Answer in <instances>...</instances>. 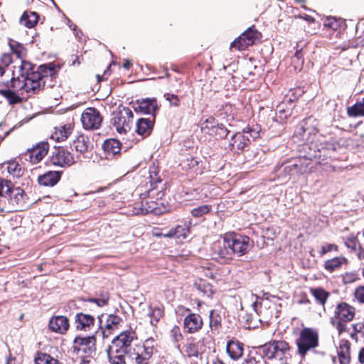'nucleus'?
Instances as JSON below:
<instances>
[{"instance_id": "59", "label": "nucleus", "mask_w": 364, "mask_h": 364, "mask_svg": "<svg viewBox=\"0 0 364 364\" xmlns=\"http://www.w3.org/2000/svg\"><path fill=\"white\" fill-rule=\"evenodd\" d=\"M302 57H303V55L301 53V50H298L296 51L295 54H294V58H296L298 60H300L302 59Z\"/></svg>"}, {"instance_id": "20", "label": "nucleus", "mask_w": 364, "mask_h": 364, "mask_svg": "<svg viewBox=\"0 0 364 364\" xmlns=\"http://www.w3.org/2000/svg\"><path fill=\"white\" fill-rule=\"evenodd\" d=\"M48 326L53 332L63 334L68 330L69 321L66 316H55L50 319Z\"/></svg>"}, {"instance_id": "53", "label": "nucleus", "mask_w": 364, "mask_h": 364, "mask_svg": "<svg viewBox=\"0 0 364 364\" xmlns=\"http://www.w3.org/2000/svg\"><path fill=\"white\" fill-rule=\"evenodd\" d=\"M333 250L338 251V246L334 244H326L321 247L319 254L321 256H323Z\"/></svg>"}, {"instance_id": "44", "label": "nucleus", "mask_w": 364, "mask_h": 364, "mask_svg": "<svg viewBox=\"0 0 364 364\" xmlns=\"http://www.w3.org/2000/svg\"><path fill=\"white\" fill-rule=\"evenodd\" d=\"M154 211L155 213H158L154 207L151 205L146 207L143 203H141V204H136L134 208L133 213L135 215H145Z\"/></svg>"}, {"instance_id": "38", "label": "nucleus", "mask_w": 364, "mask_h": 364, "mask_svg": "<svg viewBox=\"0 0 364 364\" xmlns=\"http://www.w3.org/2000/svg\"><path fill=\"white\" fill-rule=\"evenodd\" d=\"M7 171L14 177H20L22 175L21 166L15 161H9L6 163Z\"/></svg>"}, {"instance_id": "58", "label": "nucleus", "mask_w": 364, "mask_h": 364, "mask_svg": "<svg viewBox=\"0 0 364 364\" xmlns=\"http://www.w3.org/2000/svg\"><path fill=\"white\" fill-rule=\"evenodd\" d=\"M252 296H255L257 299V300L253 302L252 306L254 311L255 312L258 313V309L257 308H258V306L260 305L261 304L257 301V296L252 294Z\"/></svg>"}, {"instance_id": "17", "label": "nucleus", "mask_w": 364, "mask_h": 364, "mask_svg": "<svg viewBox=\"0 0 364 364\" xmlns=\"http://www.w3.org/2000/svg\"><path fill=\"white\" fill-rule=\"evenodd\" d=\"M137 107L134 109L144 114H152L154 116L159 109V105L156 98H146L136 101Z\"/></svg>"}, {"instance_id": "37", "label": "nucleus", "mask_w": 364, "mask_h": 364, "mask_svg": "<svg viewBox=\"0 0 364 364\" xmlns=\"http://www.w3.org/2000/svg\"><path fill=\"white\" fill-rule=\"evenodd\" d=\"M109 299V293L105 291L102 292L100 296L89 298L86 301L90 303H93L99 307H102L108 304Z\"/></svg>"}, {"instance_id": "51", "label": "nucleus", "mask_w": 364, "mask_h": 364, "mask_svg": "<svg viewBox=\"0 0 364 364\" xmlns=\"http://www.w3.org/2000/svg\"><path fill=\"white\" fill-rule=\"evenodd\" d=\"M171 337L173 338L174 342H178L182 339V333L181 329L178 326H174L170 331Z\"/></svg>"}, {"instance_id": "32", "label": "nucleus", "mask_w": 364, "mask_h": 364, "mask_svg": "<svg viewBox=\"0 0 364 364\" xmlns=\"http://www.w3.org/2000/svg\"><path fill=\"white\" fill-rule=\"evenodd\" d=\"M11 51L16 55L19 59H23L26 57V50L24 46L18 42L13 40H10L9 42Z\"/></svg>"}, {"instance_id": "1", "label": "nucleus", "mask_w": 364, "mask_h": 364, "mask_svg": "<svg viewBox=\"0 0 364 364\" xmlns=\"http://www.w3.org/2000/svg\"><path fill=\"white\" fill-rule=\"evenodd\" d=\"M250 240L247 236L226 233L222 242L215 244L213 247L215 252L225 261L231 259L233 255L242 256L246 254L250 249Z\"/></svg>"}, {"instance_id": "55", "label": "nucleus", "mask_w": 364, "mask_h": 364, "mask_svg": "<svg viewBox=\"0 0 364 364\" xmlns=\"http://www.w3.org/2000/svg\"><path fill=\"white\" fill-rule=\"evenodd\" d=\"M355 296L360 303L364 304V286L359 287L355 289Z\"/></svg>"}, {"instance_id": "7", "label": "nucleus", "mask_w": 364, "mask_h": 364, "mask_svg": "<svg viewBox=\"0 0 364 364\" xmlns=\"http://www.w3.org/2000/svg\"><path fill=\"white\" fill-rule=\"evenodd\" d=\"M95 344L94 336H77L73 341V352L80 358H92L96 351Z\"/></svg>"}, {"instance_id": "19", "label": "nucleus", "mask_w": 364, "mask_h": 364, "mask_svg": "<svg viewBox=\"0 0 364 364\" xmlns=\"http://www.w3.org/2000/svg\"><path fill=\"white\" fill-rule=\"evenodd\" d=\"M203 319L199 314L191 313L183 321L184 328L188 333L198 332L203 326Z\"/></svg>"}, {"instance_id": "31", "label": "nucleus", "mask_w": 364, "mask_h": 364, "mask_svg": "<svg viewBox=\"0 0 364 364\" xmlns=\"http://www.w3.org/2000/svg\"><path fill=\"white\" fill-rule=\"evenodd\" d=\"M348 116L353 117H364V97L358 101L355 105L347 108Z\"/></svg>"}, {"instance_id": "34", "label": "nucleus", "mask_w": 364, "mask_h": 364, "mask_svg": "<svg viewBox=\"0 0 364 364\" xmlns=\"http://www.w3.org/2000/svg\"><path fill=\"white\" fill-rule=\"evenodd\" d=\"M103 148L107 153L116 154L121 150L120 142L116 139H107L105 141Z\"/></svg>"}, {"instance_id": "36", "label": "nucleus", "mask_w": 364, "mask_h": 364, "mask_svg": "<svg viewBox=\"0 0 364 364\" xmlns=\"http://www.w3.org/2000/svg\"><path fill=\"white\" fill-rule=\"evenodd\" d=\"M194 287L207 296H210L213 294L212 286L205 280L199 279L196 282Z\"/></svg>"}, {"instance_id": "16", "label": "nucleus", "mask_w": 364, "mask_h": 364, "mask_svg": "<svg viewBox=\"0 0 364 364\" xmlns=\"http://www.w3.org/2000/svg\"><path fill=\"white\" fill-rule=\"evenodd\" d=\"M129 351L111 344L107 350L110 364H126L129 358Z\"/></svg>"}, {"instance_id": "15", "label": "nucleus", "mask_w": 364, "mask_h": 364, "mask_svg": "<svg viewBox=\"0 0 364 364\" xmlns=\"http://www.w3.org/2000/svg\"><path fill=\"white\" fill-rule=\"evenodd\" d=\"M311 169V163L307 159L299 160L285 164L283 171L288 175L304 174L309 172Z\"/></svg>"}, {"instance_id": "11", "label": "nucleus", "mask_w": 364, "mask_h": 364, "mask_svg": "<svg viewBox=\"0 0 364 364\" xmlns=\"http://www.w3.org/2000/svg\"><path fill=\"white\" fill-rule=\"evenodd\" d=\"M81 122L85 129H97L102 124V117L97 109L88 107L82 112Z\"/></svg>"}, {"instance_id": "23", "label": "nucleus", "mask_w": 364, "mask_h": 364, "mask_svg": "<svg viewBox=\"0 0 364 364\" xmlns=\"http://www.w3.org/2000/svg\"><path fill=\"white\" fill-rule=\"evenodd\" d=\"M226 351L232 360H237L243 354V343L235 340H231L228 342Z\"/></svg>"}, {"instance_id": "45", "label": "nucleus", "mask_w": 364, "mask_h": 364, "mask_svg": "<svg viewBox=\"0 0 364 364\" xmlns=\"http://www.w3.org/2000/svg\"><path fill=\"white\" fill-rule=\"evenodd\" d=\"M209 326L211 330H216L220 326L221 318L218 314L215 313L213 310L210 311L209 314Z\"/></svg>"}, {"instance_id": "28", "label": "nucleus", "mask_w": 364, "mask_h": 364, "mask_svg": "<svg viewBox=\"0 0 364 364\" xmlns=\"http://www.w3.org/2000/svg\"><path fill=\"white\" fill-rule=\"evenodd\" d=\"M348 260L344 257H336L328 259L324 263V268L329 272H333L338 269L343 264H347Z\"/></svg>"}, {"instance_id": "22", "label": "nucleus", "mask_w": 364, "mask_h": 364, "mask_svg": "<svg viewBox=\"0 0 364 364\" xmlns=\"http://www.w3.org/2000/svg\"><path fill=\"white\" fill-rule=\"evenodd\" d=\"M112 124L120 134H126L131 128L129 122L119 112L114 114L112 119Z\"/></svg>"}, {"instance_id": "18", "label": "nucleus", "mask_w": 364, "mask_h": 364, "mask_svg": "<svg viewBox=\"0 0 364 364\" xmlns=\"http://www.w3.org/2000/svg\"><path fill=\"white\" fill-rule=\"evenodd\" d=\"M134 338L133 333L128 331H124L112 340V344H115L117 347L130 352L134 347L132 346Z\"/></svg>"}, {"instance_id": "35", "label": "nucleus", "mask_w": 364, "mask_h": 364, "mask_svg": "<svg viewBox=\"0 0 364 364\" xmlns=\"http://www.w3.org/2000/svg\"><path fill=\"white\" fill-rule=\"evenodd\" d=\"M36 364H60V362L50 355L43 353H38L35 357Z\"/></svg>"}, {"instance_id": "30", "label": "nucleus", "mask_w": 364, "mask_h": 364, "mask_svg": "<svg viewBox=\"0 0 364 364\" xmlns=\"http://www.w3.org/2000/svg\"><path fill=\"white\" fill-rule=\"evenodd\" d=\"M218 124L214 117H209L201 123L200 128L205 134L212 136L214 135Z\"/></svg>"}, {"instance_id": "12", "label": "nucleus", "mask_w": 364, "mask_h": 364, "mask_svg": "<svg viewBox=\"0 0 364 364\" xmlns=\"http://www.w3.org/2000/svg\"><path fill=\"white\" fill-rule=\"evenodd\" d=\"M48 144L46 142L38 144L36 146L23 153L21 156V159L29 161L33 164H36L41 161L48 154Z\"/></svg>"}, {"instance_id": "24", "label": "nucleus", "mask_w": 364, "mask_h": 364, "mask_svg": "<svg viewBox=\"0 0 364 364\" xmlns=\"http://www.w3.org/2000/svg\"><path fill=\"white\" fill-rule=\"evenodd\" d=\"M73 127L71 124H64L55 127L51 134V138L57 141H63L71 134Z\"/></svg>"}, {"instance_id": "54", "label": "nucleus", "mask_w": 364, "mask_h": 364, "mask_svg": "<svg viewBox=\"0 0 364 364\" xmlns=\"http://www.w3.org/2000/svg\"><path fill=\"white\" fill-rule=\"evenodd\" d=\"M0 60L4 65L9 66L13 62L12 55L9 53H4L1 55Z\"/></svg>"}, {"instance_id": "47", "label": "nucleus", "mask_w": 364, "mask_h": 364, "mask_svg": "<svg viewBox=\"0 0 364 364\" xmlns=\"http://www.w3.org/2000/svg\"><path fill=\"white\" fill-rule=\"evenodd\" d=\"M12 187L11 183L6 181L0 178V196L2 198H5L7 195L8 192L10 191L11 188Z\"/></svg>"}, {"instance_id": "49", "label": "nucleus", "mask_w": 364, "mask_h": 364, "mask_svg": "<svg viewBox=\"0 0 364 364\" xmlns=\"http://www.w3.org/2000/svg\"><path fill=\"white\" fill-rule=\"evenodd\" d=\"M323 26L325 28L336 31L339 27V23L335 17L329 16L325 19Z\"/></svg>"}, {"instance_id": "62", "label": "nucleus", "mask_w": 364, "mask_h": 364, "mask_svg": "<svg viewBox=\"0 0 364 364\" xmlns=\"http://www.w3.org/2000/svg\"><path fill=\"white\" fill-rule=\"evenodd\" d=\"M173 229H171L167 233L164 234V236L165 237H175V234H173Z\"/></svg>"}, {"instance_id": "29", "label": "nucleus", "mask_w": 364, "mask_h": 364, "mask_svg": "<svg viewBox=\"0 0 364 364\" xmlns=\"http://www.w3.org/2000/svg\"><path fill=\"white\" fill-rule=\"evenodd\" d=\"M38 15L33 11H26L20 18V23L26 28L34 27L38 22Z\"/></svg>"}, {"instance_id": "5", "label": "nucleus", "mask_w": 364, "mask_h": 364, "mask_svg": "<svg viewBox=\"0 0 364 364\" xmlns=\"http://www.w3.org/2000/svg\"><path fill=\"white\" fill-rule=\"evenodd\" d=\"M298 353L304 357L307 352L316 348L318 346V333L311 328H304L296 339Z\"/></svg>"}, {"instance_id": "10", "label": "nucleus", "mask_w": 364, "mask_h": 364, "mask_svg": "<svg viewBox=\"0 0 364 364\" xmlns=\"http://www.w3.org/2000/svg\"><path fill=\"white\" fill-rule=\"evenodd\" d=\"M99 327L101 330L102 337L108 338L113 331L118 328L122 318L113 314H102L97 316Z\"/></svg>"}, {"instance_id": "43", "label": "nucleus", "mask_w": 364, "mask_h": 364, "mask_svg": "<svg viewBox=\"0 0 364 364\" xmlns=\"http://www.w3.org/2000/svg\"><path fill=\"white\" fill-rule=\"evenodd\" d=\"M240 37L242 40L244 39L247 43V44L252 46L257 38L258 33L255 30L250 28L243 33H242Z\"/></svg>"}, {"instance_id": "8", "label": "nucleus", "mask_w": 364, "mask_h": 364, "mask_svg": "<svg viewBox=\"0 0 364 364\" xmlns=\"http://www.w3.org/2000/svg\"><path fill=\"white\" fill-rule=\"evenodd\" d=\"M259 136V131L252 128L237 132L231 137L229 149L234 152L242 151L250 143V138L257 139Z\"/></svg>"}, {"instance_id": "50", "label": "nucleus", "mask_w": 364, "mask_h": 364, "mask_svg": "<svg viewBox=\"0 0 364 364\" xmlns=\"http://www.w3.org/2000/svg\"><path fill=\"white\" fill-rule=\"evenodd\" d=\"M228 132L229 131L223 124H218L213 136L218 138H224Z\"/></svg>"}, {"instance_id": "48", "label": "nucleus", "mask_w": 364, "mask_h": 364, "mask_svg": "<svg viewBox=\"0 0 364 364\" xmlns=\"http://www.w3.org/2000/svg\"><path fill=\"white\" fill-rule=\"evenodd\" d=\"M248 46H250V45L247 44V43L244 39L242 40L239 36L231 43L230 48H235L238 50H244Z\"/></svg>"}, {"instance_id": "21", "label": "nucleus", "mask_w": 364, "mask_h": 364, "mask_svg": "<svg viewBox=\"0 0 364 364\" xmlns=\"http://www.w3.org/2000/svg\"><path fill=\"white\" fill-rule=\"evenodd\" d=\"M95 323V318L92 316L83 313H78L75 315V324L78 330L90 331Z\"/></svg>"}, {"instance_id": "61", "label": "nucleus", "mask_w": 364, "mask_h": 364, "mask_svg": "<svg viewBox=\"0 0 364 364\" xmlns=\"http://www.w3.org/2000/svg\"><path fill=\"white\" fill-rule=\"evenodd\" d=\"M354 238L352 237V238H348V241L346 242V245L348 247H353V245H354Z\"/></svg>"}, {"instance_id": "13", "label": "nucleus", "mask_w": 364, "mask_h": 364, "mask_svg": "<svg viewBox=\"0 0 364 364\" xmlns=\"http://www.w3.org/2000/svg\"><path fill=\"white\" fill-rule=\"evenodd\" d=\"M50 161L60 167H69L75 163L73 154L64 149H55L50 156Z\"/></svg>"}, {"instance_id": "25", "label": "nucleus", "mask_w": 364, "mask_h": 364, "mask_svg": "<svg viewBox=\"0 0 364 364\" xmlns=\"http://www.w3.org/2000/svg\"><path fill=\"white\" fill-rule=\"evenodd\" d=\"M60 178V174L58 171H48L38 176V181L40 185L44 186H53Z\"/></svg>"}, {"instance_id": "9", "label": "nucleus", "mask_w": 364, "mask_h": 364, "mask_svg": "<svg viewBox=\"0 0 364 364\" xmlns=\"http://www.w3.org/2000/svg\"><path fill=\"white\" fill-rule=\"evenodd\" d=\"M154 340L147 339L144 344L136 345L130 351L129 359L134 361L136 364H148V361L151 357L154 348L151 346Z\"/></svg>"}, {"instance_id": "39", "label": "nucleus", "mask_w": 364, "mask_h": 364, "mask_svg": "<svg viewBox=\"0 0 364 364\" xmlns=\"http://www.w3.org/2000/svg\"><path fill=\"white\" fill-rule=\"evenodd\" d=\"M311 291L315 299L321 305H324L328 296V293L321 288L311 289Z\"/></svg>"}, {"instance_id": "64", "label": "nucleus", "mask_w": 364, "mask_h": 364, "mask_svg": "<svg viewBox=\"0 0 364 364\" xmlns=\"http://www.w3.org/2000/svg\"><path fill=\"white\" fill-rule=\"evenodd\" d=\"M82 360L80 364H91V360L90 358H81Z\"/></svg>"}, {"instance_id": "57", "label": "nucleus", "mask_w": 364, "mask_h": 364, "mask_svg": "<svg viewBox=\"0 0 364 364\" xmlns=\"http://www.w3.org/2000/svg\"><path fill=\"white\" fill-rule=\"evenodd\" d=\"M242 364H257V360L255 358L248 356L245 359L244 362Z\"/></svg>"}, {"instance_id": "56", "label": "nucleus", "mask_w": 364, "mask_h": 364, "mask_svg": "<svg viewBox=\"0 0 364 364\" xmlns=\"http://www.w3.org/2000/svg\"><path fill=\"white\" fill-rule=\"evenodd\" d=\"M119 112L122 113L124 117H126L127 120L129 122V124L132 123L134 115L132 110L129 108L124 107L123 109Z\"/></svg>"}, {"instance_id": "52", "label": "nucleus", "mask_w": 364, "mask_h": 364, "mask_svg": "<svg viewBox=\"0 0 364 364\" xmlns=\"http://www.w3.org/2000/svg\"><path fill=\"white\" fill-rule=\"evenodd\" d=\"M164 97L173 106L178 107L179 105V98L177 95L171 93L164 94Z\"/></svg>"}, {"instance_id": "40", "label": "nucleus", "mask_w": 364, "mask_h": 364, "mask_svg": "<svg viewBox=\"0 0 364 364\" xmlns=\"http://www.w3.org/2000/svg\"><path fill=\"white\" fill-rule=\"evenodd\" d=\"M349 350L350 346L348 343H345L340 346V349L338 352V355L341 364L348 363L350 359Z\"/></svg>"}, {"instance_id": "46", "label": "nucleus", "mask_w": 364, "mask_h": 364, "mask_svg": "<svg viewBox=\"0 0 364 364\" xmlns=\"http://www.w3.org/2000/svg\"><path fill=\"white\" fill-rule=\"evenodd\" d=\"M211 210V206L208 205H203L193 208L191 210V215L195 218H200L208 213Z\"/></svg>"}, {"instance_id": "2", "label": "nucleus", "mask_w": 364, "mask_h": 364, "mask_svg": "<svg viewBox=\"0 0 364 364\" xmlns=\"http://www.w3.org/2000/svg\"><path fill=\"white\" fill-rule=\"evenodd\" d=\"M35 78H31L24 82L19 81L18 79L12 77L10 80L4 82V87L0 88V95L4 97L10 105H14L21 102L20 95L26 94L28 97L39 92L40 84L35 82Z\"/></svg>"}, {"instance_id": "14", "label": "nucleus", "mask_w": 364, "mask_h": 364, "mask_svg": "<svg viewBox=\"0 0 364 364\" xmlns=\"http://www.w3.org/2000/svg\"><path fill=\"white\" fill-rule=\"evenodd\" d=\"M26 194L23 189L19 187H11L5 198H7L10 208L7 211L17 210L18 208L23 207L25 203Z\"/></svg>"}, {"instance_id": "60", "label": "nucleus", "mask_w": 364, "mask_h": 364, "mask_svg": "<svg viewBox=\"0 0 364 364\" xmlns=\"http://www.w3.org/2000/svg\"><path fill=\"white\" fill-rule=\"evenodd\" d=\"M358 358L360 362L364 363V348H361L359 352Z\"/></svg>"}, {"instance_id": "33", "label": "nucleus", "mask_w": 364, "mask_h": 364, "mask_svg": "<svg viewBox=\"0 0 364 364\" xmlns=\"http://www.w3.org/2000/svg\"><path fill=\"white\" fill-rule=\"evenodd\" d=\"M164 311L159 306H149L148 316L152 326H156L160 318L163 316Z\"/></svg>"}, {"instance_id": "4", "label": "nucleus", "mask_w": 364, "mask_h": 364, "mask_svg": "<svg viewBox=\"0 0 364 364\" xmlns=\"http://www.w3.org/2000/svg\"><path fill=\"white\" fill-rule=\"evenodd\" d=\"M258 349L267 359L279 361L281 364L286 363L289 355V346L285 341H272L259 346Z\"/></svg>"}, {"instance_id": "41", "label": "nucleus", "mask_w": 364, "mask_h": 364, "mask_svg": "<svg viewBox=\"0 0 364 364\" xmlns=\"http://www.w3.org/2000/svg\"><path fill=\"white\" fill-rule=\"evenodd\" d=\"M184 352L188 357H198L199 355L198 343L188 341L184 346Z\"/></svg>"}, {"instance_id": "6", "label": "nucleus", "mask_w": 364, "mask_h": 364, "mask_svg": "<svg viewBox=\"0 0 364 364\" xmlns=\"http://www.w3.org/2000/svg\"><path fill=\"white\" fill-rule=\"evenodd\" d=\"M354 316L355 309L346 303H341L336 307L331 323L341 333L346 330L344 323L352 321Z\"/></svg>"}, {"instance_id": "26", "label": "nucleus", "mask_w": 364, "mask_h": 364, "mask_svg": "<svg viewBox=\"0 0 364 364\" xmlns=\"http://www.w3.org/2000/svg\"><path fill=\"white\" fill-rule=\"evenodd\" d=\"M73 146L75 150L80 153H85L92 148L90 139L83 134L78 135L73 141Z\"/></svg>"}, {"instance_id": "42", "label": "nucleus", "mask_w": 364, "mask_h": 364, "mask_svg": "<svg viewBox=\"0 0 364 364\" xmlns=\"http://www.w3.org/2000/svg\"><path fill=\"white\" fill-rule=\"evenodd\" d=\"M173 230L175 238L178 242H182L185 240L189 233V228L186 225H178L173 229Z\"/></svg>"}, {"instance_id": "27", "label": "nucleus", "mask_w": 364, "mask_h": 364, "mask_svg": "<svg viewBox=\"0 0 364 364\" xmlns=\"http://www.w3.org/2000/svg\"><path fill=\"white\" fill-rule=\"evenodd\" d=\"M153 126L154 120L146 118H141L136 122V132L139 135L147 136L150 134Z\"/></svg>"}, {"instance_id": "3", "label": "nucleus", "mask_w": 364, "mask_h": 364, "mask_svg": "<svg viewBox=\"0 0 364 364\" xmlns=\"http://www.w3.org/2000/svg\"><path fill=\"white\" fill-rule=\"evenodd\" d=\"M33 65L26 60L21 59L19 66L20 76L14 77L19 81L24 82L28 78H35V82L40 84L39 92L43 90L46 84L51 82L53 77L55 75L54 65L51 63L48 65H41L36 71H33Z\"/></svg>"}, {"instance_id": "63", "label": "nucleus", "mask_w": 364, "mask_h": 364, "mask_svg": "<svg viewBox=\"0 0 364 364\" xmlns=\"http://www.w3.org/2000/svg\"><path fill=\"white\" fill-rule=\"evenodd\" d=\"M6 364H18L15 358H9Z\"/></svg>"}]
</instances>
